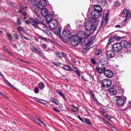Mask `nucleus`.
Wrapping results in <instances>:
<instances>
[{
  "instance_id": "9d476101",
  "label": "nucleus",
  "mask_w": 131,
  "mask_h": 131,
  "mask_svg": "<svg viewBox=\"0 0 131 131\" xmlns=\"http://www.w3.org/2000/svg\"><path fill=\"white\" fill-rule=\"evenodd\" d=\"M53 22L54 25H53L51 22L48 23L50 28L51 30H55L57 28L58 26L57 21L56 20H54Z\"/></svg>"
},
{
  "instance_id": "b1692460",
  "label": "nucleus",
  "mask_w": 131,
  "mask_h": 131,
  "mask_svg": "<svg viewBox=\"0 0 131 131\" xmlns=\"http://www.w3.org/2000/svg\"><path fill=\"white\" fill-rule=\"evenodd\" d=\"M63 68L64 70L67 71H71V67L67 65L64 66Z\"/></svg>"
},
{
  "instance_id": "a18cd8bd",
  "label": "nucleus",
  "mask_w": 131,
  "mask_h": 131,
  "mask_svg": "<svg viewBox=\"0 0 131 131\" xmlns=\"http://www.w3.org/2000/svg\"><path fill=\"white\" fill-rule=\"evenodd\" d=\"M128 11V10H124L122 14H126L127 12Z\"/></svg>"
},
{
  "instance_id": "0eeeda50",
  "label": "nucleus",
  "mask_w": 131,
  "mask_h": 131,
  "mask_svg": "<svg viewBox=\"0 0 131 131\" xmlns=\"http://www.w3.org/2000/svg\"><path fill=\"white\" fill-rule=\"evenodd\" d=\"M91 15L92 19L94 20H95L101 15V13L100 12L93 10L91 12Z\"/></svg>"
},
{
  "instance_id": "864d4df0",
  "label": "nucleus",
  "mask_w": 131,
  "mask_h": 131,
  "mask_svg": "<svg viewBox=\"0 0 131 131\" xmlns=\"http://www.w3.org/2000/svg\"><path fill=\"white\" fill-rule=\"evenodd\" d=\"M111 129L112 130H113V131H117V130L114 127H111Z\"/></svg>"
},
{
  "instance_id": "7ed1b4c3",
  "label": "nucleus",
  "mask_w": 131,
  "mask_h": 131,
  "mask_svg": "<svg viewBox=\"0 0 131 131\" xmlns=\"http://www.w3.org/2000/svg\"><path fill=\"white\" fill-rule=\"evenodd\" d=\"M41 11L38 13L36 11H35V15L37 16L38 20L41 19V16H40L39 14H41L42 16L45 17L47 15L48 13V10L47 9L44 8L41 9Z\"/></svg>"
},
{
  "instance_id": "338daca9",
  "label": "nucleus",
  "mask_w": 131,
  "mask_h": 131,
  "mask_svg": "<svg viewBox=\"0 0 131 131\" xmlns=\"http://www.w3.org/2000/svg\"><path fill=\"white\" fill-rule=\"evenodd\" d=\"M35 40L36 41H37V42H38V39L36 37H35Z\"/></svg>"
},
{
  "instance_id": "e433bc0d",
  "label": "nucleus",
  "mask_w": 131,
  "mask_h": 131,
  "mask_svg": "<svg viewBox=\"0 0 131 131\" xmlns=\"http://www.w3.org/2000/svg\"><path fill=\"white\" fill-rule=\"evenodd\" d=\"M17 23L18 25H20L21 24V19L20 18H18L17 19Z\"/></svg>"
},
{
  "instance_id": "6e6552de",
  "label": "nucleus",
  "mask_w": 131,
  "mask_h": 131,
  "mask_svg": "<svg viewBox=\"0 0 131 131\" xmlns=\"http://www.w3.org/2000/svg\"><path fill=\"white\" fill-rule=\"evenodd\" d=\"M113 50L116 52L120 51L122 49L121 44L119 43L114 44L112 46Z\"/></svg>"
},
{
  "instance_id": "3c124183",
  "label": "nucleus",
  "mask_w": 131,
  "mask_h": 131,
  "mask_svg": "<svg viewBox=\"0 0 131 131\" xmlns=\"http://www.w3.org/2000/svg\"><path fill=\"white\" fill-rule=\"evenodd\" d=\"M51 101L52 102H53V103H55L56 104H57L56 103V100H55L54 99H51Z\"/></svg>"
},
{
  "instance_id": "4c0bfd02",
  "label": "nucleus",
  "mask_w": 131,
  "mask_h": 131,
  "mask_svg": "<svg viewBox=\"0 0 131 131\" xmlns=\"http://www.w3.org/2000/svg\"><path fill=\"white\" fill-rule=\"evenodd\" d=\"M20 34L21 36L24 39L27 40H29V39L28 38L25 37L22 33L20 32Z\"/></svg>"
},
{
  "instance_id": "4468645a",
  "label": "nucleus",
  "mask_w": 131,
  "mask_h": 131,
  "mask_svg": "<svg viewBox=\"0 0 131 131\" xmlns=\"http://www.w3.org/2000/svg\"><path fill=\"white\" fill-rule=\"evenodd\" d=\"M81 33V37L82 38H86V37H88L90 36L91 34V32L90 31H86V32H83L81 31L80 32Z\"/></svg>"
},
{
  "instance_id": "6e6d98bb",
  "label": "nucleus",
  "mask_w": 131,
  "mask_h": 131,
  "mask_svg": "<svg viewBox=\"0 0 131 131\" xmlns=\"http://www.w3.org/2000/svg\"><path fill=\"white\" fill-rule=\"evenodd\" d=\"M78 117L79 118V119L80 121H81L83 122L84 123L82 119L80 117V116H78Z\"/></svg>"
},
{
  "instance_id": "20e7f679",
  "label": "nucleus",
  "mask_w": 131,
  "mask_h": 131,
  "mask_svg": "<svg viewBox=\"0 0 131 131\" xmlns=\"http://www.w3.org/2000/svg\"><path fill=\"white\" fill-rule=\"evenodd\" d=\"M79 38L77 35H74L72 36L71 39V43L72 45L75 46L79 43Z\"/></svg>"
},
{
  "instance_id": "f03ea898",
  "label": "nucleus",
  "mask_w": 131,
  "mask_h": 131,
  "mask_svg": "<svg viewBox=\"0 0 131 131\" xmlns=\"http://www.w3.org/2000/svg\"><path fill=\"white\" fill-rule=\"evenodd\" d=\"M121 44L122 47L125 49V50L128 52H130L131 51V43L128 42L127 41L123 40L121 41Z\"/></svg>"
},
{
  "instance_id": "6ab92c4d",
  "label": "nucleus",
  "mask_w": 131,
  "mask_h": 131,
  "mask_svg": "<svg viewBox=\"0 0 131 131\" xmlns=\"http://www.w3.org/2000/svg\"><path fill=\"white\" fill-rule=\"evenodd\" d=\"M110 94L112 95H115L116 94V91L115 88H111L108 90Z\"/></svg>"
},
{
  "instance_id": "f257e3e1",
  "label": "nucleus",
  "mask_w": 131,
  "mask_h": 131,
  "mask_svg": "<svg viewBox=\"0 0 131 131\" xmlns=\"http://www.w3.org/2000/svg\"><path fill=\"white\" fill-rule=\"evenodd\" d=\"M47 0H41L37 3H32L30 7L32 8L37 7L38 8L42 9L45 8L47 5Z\"/></svg>"
},
{
  "instance_id": "f3484780",
  "label": "nucleus",
  "mask_w": 131,
  "mask_h": 131,
  "mask_svg": "<svg viewBox=\"0 0 131 131\" xmlns=\"http://www.w3.org/2000/svg\"><path fill=\"white\" fill-rule=\"evenodd\" d=\"M45 17H46V20L47 24L51 21L53 18L52 15L50 14H48Z\"/></svg>"
},
{
  "instance_id": "dca6fc26",
  "label": "nucleus",
  "mask_w": 131,
  "mask_h": 131,
  "mask_svg": "<svg viewBox=\"0 0 131 131\" xmlns=\"http://www.w3.org/2000/svg\"><path fill=\"white\" fill-rule=\"evenodd\" d=\"M116 102L118 105H122L124 103V100L121 97H118L116 99Z\"/></svg>"
},
{
  "instance_id": "c03bdc74",
  "label": "nucleus",
  "mask_w": 131,
  "mask_h": 131,
  "mask_svg": "<svg viewBox=\"0 0 131 131\" xmlns=\"http://www.w3.org/2000/svg\"><path fill=\"white\" fill-rule=\"evenodd\" d=\"M118 5V2L117 1H115L114 4V6L115 7H116Z\"/></svg>"
},
{
  "instance_id": "2f4dec72",
  "label": "nucleus",
  "mask_w": 131,
  "mask_h": 131,
  "mask_svg": "<svg viewBox=\"0 0 131 131\" xmlns=\"http://www.w3.org/2000/svg\"><path fill=\"white\" fill-rule=\"evenodd\" d=\"M114 40V38H112L109 39L108 42L107 43V44L109 45L111 43L113 42Z\"/></svg>"
},
{
  "instance_id": "1a4fd4ad",
  "label": "nucleus",
  "mask_w": 131,
  "mask_h": 131,
  "mask_svg": "<svg viewBox=\"0 0 131 131\" xmlns=\"http://www.w3.org/2000/svg\"><path fill=\"white\" fill-rule=\"evenodd\" d=\"M103 87H108L110 86L112 84L111 81L108 79H105L102 81Z\"/></svg>"
},
{
  "instance_id": "72a5a7b5",
  "label": "nucleus",
  "mask_w": 131,
  "mask_h": 131,
  "mask_svg": "<svg viewBox=\"0 0 131 131\" xmlns=\"http://www.w3.org/2000/svg\"><path fill=\"white\" fill-rule=\"evenodd\" d=\"M33 19L32 18H30L29 19H28L27 20H26L25 21V23L26 24H29L30 23H31V20L32 19Z\"/></svg>"
},
{
  "instance_id": "e2e57ef3",
  "label": "nucleus",
  "mask_w": 131,
  "mask_h": 131,
  "mask_svg": "<svg viewBox=\"0 0 131 131\" xmlns=\"http://www.w3.org/2000/svg\"><path fill=\"white\" fill-rule=\"evenodd\" d=\"M41 39L42 40L44 39V40H46V39L45 38H44L42 37H41Z\"/></svg>"
},
{
  "instance_id": "cd10ccee",
  "label": "nucleus",
  "mask_w": 131,
  "mask_h": 131,
  "mask_svg": "<svg viewBox=\"0 0 131 131\" xmlns=\"http://www.w3.org/2000/svg\"><path fill=\"white\" fill-rule=\"evenodd\" d=\"M39 88L41 89H43L44 88V85L43 83L42 82L39 83L38 84Z\"/></svg>"
},
{
  "instance_id": "412c9836",
  "label": "nucleus",
  "mask_w": 131,
  "mask_h": 131,
  "mask_svg": "<svg viewBox=\"0 0 131 131\" xmlns=\"http://www.w3.org/2000/svg\"><path fill=\"white\" fill-rule=\"evenodd\" d=\"M31 21V24L35 28H37L38 27V24L39 22H37L33 19H32Z\"/></svg>"
},
{
  "instance_id": "58836bf2",
  "label": "nucleus",
  "mask_w": 131,
  "mask_h": 131,
  "mask_svg": "<svg viewBox=\"0 0 131 131\" xmlns=\"http://www.w3.org/2000/svg\"><path fill=\"white\" fill-rule=\"evenodd\" d=\"M85 121L86 123L88 124L89 125H90L91 124L89 119H88L85 118Z\"/></svg>"
},
{
  "instance_id": "a19ab883",
  "label": "nucleus",
  "mask_w": 131,
  "mask_h": 131,
  "mask_svg": "<svg viewBox=\"0 0 131 131\" xmlns=\"http://www.w3.org/2000/svg\"><path fill=\"white\" fill-rule=\"evenodd\" d=\"M113 38L114 39H115L117 40H119L121 39V38L117 36H115Z\"/></svg>"
},
{
  "instance_id": "bb28decb",
  "label": "nucleus",
  "mask_w": 131,
  "mask_h": 131,
  "mask_svg": "<svg viewBox=\"0 0 131 131\" xmlns=\"http://www.w3.org/2000/svg\"><path fill=\"white\" fill-rule=\"evenodd\" d=\"M35 118L39 122H40L43 125L46 126L45 124L42 121H41L38 117L36 116Z\"/></svg>"
},
{
  "instance_id": "f704fd0d",
  "label": "nucleus",
  "mask_w": 131,
  "mask_h": 131,
  "mask_svg": "<svg viewBox=\"0 0 131 131\" xmlns=\"http://www.w3.org/2000/svg\"><path fill=\"white\" fill-rule=\"evenodd\" d=\"M6 82L13 89H15V87L13 86L12 85L10 84L7 80H5Z\"/></svg>"
},
{
  "instance_id": "603ef678",
  "label": "nucleus",
  "mask_w": 131,
  "mask_h": 131,
  "mask_svg": "<svg viewBox=\"0 0 131 131\" xmlns=\"http://www.w3.org/2000/svg\"><path fill=\"white\" fill-rule=\"evenodd\" d=\"M97 25L96 24H95V25H94V26L93 27V31H94L96 29V26Z\"/></svg>"
},
{
  "instance_id": "a211bd4d",
  "label": "nucleus",
  "mask_w": 131,
  "mask_h": 131,
  "mask_svg": "<svg viewBox=\"0 0 131 131\" xmlns=\"http://www.w3.org/2000/svg\"><path fill=\"white\" fill-rule=\"evenodd\" d=\"M105 69V68L104 67H102L99 68H96V71H98L99 74H101L103 72H104Z\"/></svg>"
},
{
  "instance_id": "5fc2aeb1",
  "label": "nucleus",
  "mask_w": 131,
  "mask_h": 131,
  "mask_svg": "<svg viewBox=\"0 0 131 131\" xmlns=\"http://www.w3.org/2000/svg\"><path fill=\"white\" fill-rule=\"evenodd\" d=\"M71 106V107H73L74 108H75V109H76V110H77V111H79V109H78L77 107H76L74 106H73V105H70Z\"/></svg>"
},
{
  "instance_id": "ddd939ff",
  "label": "nucleus",
  "mask_w": 131,
  "mask_h": 131,
  "mask_svg": "<svg viewBox=\"0 0 131 131\" xmlns=\"http://www.w3.org/2000/svg\"><path fill=\"white\" fill-rule=\"evenodd\" d=\"M107 14L106 15L103 16L101 22V25L102 26L104 27L105 26V25L107 24L108 20V17Z\"/></svg>"
},
{
  "instance_id": "f8f14e48",
  "label": "nucleus",
  "mask_w": 131,
  "mask_h": 131,
  "mask_svg": "<svg viewBox=\"0 0 131 131\" xmlns=\"http://www.w3.org/2000/svg\"><path fill=\"white\" fill-rule=\"evenodd\" d=\"M106 54L107 58H111L114 56L115 53L113 50H107L106 51Z\"/></svg>"
},
{
  "instance_id": "680f3d73",
  "label": "nucleus",
  "mask_w": 131,
  "mask_h": 131,
  "mask_svg": "<svg viewBox=\"0 0 131 131\" xmlns=\"http://www.w3.org/2000/svg\"><path fill=\"white\" fill-rule=\"evenodd\" d=\"M12 46H13V47H14V48H16V45L15 44H12Z\"/></svg>"
},
{
  "instance_id": "052dcab7",
  "label": "nucleus",
  "mask_w": 131,
  "mask_h": 131,
  "mask_svg": "<svg viewBox=\"0 0 131 131\" xmlns=\"http://www.w3.org/2000/svg\"><path fill=\"white\" fill-rule=\"evenodd\" d=\"M121 27L119 25H116L115 26V27L116 28H120Z\"/></svg>"
},
{
  "instance_id": "0e129e2a",
  "label": "nucleus",
  "mask_w": 131,
  "mask_h": 131,
  "mask_svg": "<svg viewBox=\"0 0 131 131\" xmlns=\"http://www.w3.org/2000/svg\"><path fill=\"white\" fill-rule=\"evenodd\" d=\"M2 95H3L4 97L5 98H7L8 97L6 95H5L4 94H2Z\"/></svg>"
},
{
  "instance_id": "ea45409f",
  "label": "nucleus",
  "mask_w": 131,
  "mask_h": 131,
  "mask_svg": "<svg viewBox=\"0 0 131 131\" xmlns=\"http://www.w3.org/2000/svg\"><path fill=\"white\" fill-rule=\"evenodd\" d=\"M7 36H8V39L11 41L13 39V37L10 34H7Z\"/></svg>"
},
{
  "instance_id": "8fccbe9b",
  "label": "nucleus",
  "mask_w": 131,
  "mask_h": 131,
  "mask_svg": "<svg viewBox=\"0 0 131 131\" xmlns=\"http://www.w3.org/2000/svg\"><path fill=\"white\" fill-rule=\"evenodd\" d=\"M14 37L15 39H17L18 36L16 34L14 35Z\"/></svg>"
},
{
  "instance_id": "aec40b11",
  "label": "nucleus",
  "mask_w": 131,
  "mask_h": 131,
  "mask_svg": "<svg viewBox=\"0 0 131 131\" xmlns=\"http://www.w3.org/2000/svg\"><path fill=\"white\" fill-rule=\"evenodd\" d=\"M70 32L68 29H66L63 30L62 33V35L64 36H67L70 34Z\"/></svg>"
},
{
  "instance_id": "4be33fe9",
  "label": "nucleus",
  "mask_w": 131,
  "mask_h": 131,
  "mask_svg": "<svg viewBox=\"0 0 131 131\" xmlns=\"http://www.w3.org/2000/svg\"><path fill=\"white\" fill-rule=\"evenodd\" d=\"M94 11L100 12L101 13V8L100 6L99 5H95L94 6Z\"/></svg>"
},
{
  "instance_id": "bf43d9fd",
  "label": "nucleus",
  "mask_w": 131,
  "mask_h": 131,
  "mask_svg": "<svg viewBox=\"0 0 131 131\" xmlns=\"http://www.w3.org/2000/svg\"><path fill=\"white\" fill-rule=\"evenodd\" d=\"M54 20H56V19H52V20L51 21L49 22V23L50 22H51L52 23V24H53V25H54V23H53V21Z\"/></svg>"
},
{
  "instance_id": "13d9d810",
  "label": "nucleus",
  "mask_w": 131,
  "mask_h": 131,
  "mask_svg": "<svg viewBox=\"0 0 131 131\" xmlns=\"http://www.w3.org/2000/svg\"><path fill=\"white\" fill-rule=\"evenodd\" d=\"M101 118V119H102V120H103V121L104 122H105H105H106V121H107V120H105V119H104L103 118H102V117H101V118Z\"/></svg>"
},
{
  "instance_id": "c756f323",
  "label": "nucleus",
  "mask_w": 131,
  "mask_h": 131,
  "mask_svg": "<svg viewBox=\"0 0 131 131\" xmlns=\"http://www.w3.org/2000/svg\"><path fill=\"white\" fill-rule=\"evenodd\" d=\"M56 54L58 56V57H59V58H60L61 57L63 56V54L61 53L58 52H56Z\"/></svg>"
},
{
  "instance_id": "c9c22d12",
  "label": "nucleus",
  "mask_w": 131,
  "mask_h": 131,
  "mask_svg": "<svg viewBox=\"0 0 131 131\" xmlns=\"http://www.w3.org/2000/svg\"><path fill=\"white\" fill-rule=\"evenodd\" d=\"M43 31H44V32H45L46 33H48V34H50L51 35H52L51 32L50 31H49V30L47 29V28H46V29L45 30Z\"/></svg>"
},
{
  "instance_id": "5701e85b",
  "label": "nucleus",
  "mask_w": 131,
  "mask_h": 131,
  "mask_svg": "<svg viewBox=\"0 0 131 131\" xmlns=\"http://www.w3.org/2000/svg\"><path fill=\"white\" fill-rule=\"evenodd\" d=\"M130 18H131V11L128 10L126 15L125 21L127 20L128 19Z\"/></svg>"
},
{
  "instance_id": "69168bd1",
  "label": "nucleus",
  "mask_w": 131,
  "mask_h": 131,
  "mask_svg": "<svg viewBox=\"0 0 131 131\" xmlns=\"http://www.w3.org/2000/svg\"><path fill=\"white\" fill-rule=\"evenodd\" d=\"M23 62L25 63H27V64H28L29 63V62L26 61H23Z\"/></svg>"
},
{
  "instance_id": "de8ad7c7",
  "label": "nucleus",
  "mask_w": 131,
  "mask_h": 131,
  "mask_svg": "<svg viewBox=\"0 0 131 131\" xmlns=\"http://www.w3.org/2000/svg\"><path fill=\"white\" fill-rule=\"evenodd\" d=\"M72 67H71V69H72L71 70H74V71L76 70L77 69L73 65H72Z\"/></svg>"
},
{
  "instance_id": "37998d69",
  "label": "nucleus",
  "mask_w": 131,
  "mask_h": 131,
  "mask_svg": "<svg viewBox=\"0 0 131 131\" xmlns=\"http://www.w3.org/2000/svg\"><path fill=\"white\" fill-rule=\"evenodd\" d=\"M91 61V62L94 64H96V62L94 59H92Z\"/></svg>"
},
{
  "instance_id": "4d7b16f0",
  "label": "nucleus",
  "mask_w": 131,
  "mask_h": 131,
  "mask_svg": "<svg viewBox=\"0 0 131 131\" xmlns=\"http://www.w3.org/2000/svg\"><path fill=\"white\" fill-rule=\"evenodd\" d=\"M71 111H72V112L74 113H76V111L73 109H71Z\"/></svg>"
},
{
  "instance_id": "c85d7f7f",
  "label": "nucleus",
  "mask_w": 131,
  "mask_h": 131,
  "mask_svg": "<svg viewBox=\"0 0 131 131\" xmlns=\"http://www.w3.org/2000/svg\"><path fill=\"white\" fill-rule=\"evenodd\" d=\"M31 50L32 51L35 52H36L37 51H38L39 53H41L42 52L41 51L38 50L37 49L35 48V47L31 48Z\"/></svg>"
},
{
  "instance_id": "393cba45",
  "label": "nucleus",
  "mask_w": 131,
  "mask_h": 131,
  "mask_svg": "<svg viewBox=\"0 0 131 131\" xmlns=\"http://www.w3.org/2000/svg\"><path fill=\"white\" fill-rule=\"evenodd\" d=\"M57 92L59 95L62 96L64 99V97H65V95L61 91L59 90H57Z\"/></svg>"
},
{
  "instance_id": "49530a36",
  "label": "nucleus",
  "mask_w": 131,
  "mask_h": 131,
  "mask_svg": "<svg viewBox=\"0 0 131 131\" xmlns=\"http://www.w3.org/2000/svg\"><path fill=\"white\" fill-rule=\"evenodd\" d=\"M39 90L38 88H36L35 89V92L36 93H38Z\"/></svg>"
},
{
  "instance_id": "473e14b6",
  "label": "nucleus",
  "mask_w": 131,
  "mask_h": 131,
  "mask_svg": "<svg viewBox=\"0 0 131 131\" xmlns=\"http://www.w3.org/2000/svg\"><path fill=\"white\" fill-rule=\"evenodd\" d=\"M17 30L19 31H23V28L20 26H18L17 27Z\"/></svg>"
},
{
  "instance_id": "774afa93",
  "label": "nucleus",
  "mask_w": 131,
  "mask_h": 131,
  "mask_svg": "<svg viewBox=\"0 0 131 131\" xmlns=\"http://www.w3.org/2000/svg\"><path fill=\"white\" fill-rule=\"evenodd\" d=\"M33 120L34 121H35V122H37V123H38V124L40 126H41V124L40 123H38V122H37L36 121L35 119H33Z\"/></svg>"
},
{
  "instance_id": "09e8293b",
  "label": "nucleus",
  "mask_w": 131,
  "mask_h": 131,
  "mask_svg": "<svg viewBox=\"0 0 131 131\" xmlns=\"http://www.w3.org/2000/svg\"><path fill=\"white\" fill-rule=\"evenodd\" d=\"M53 109L54 110L56 111V112H60V111L58 110L57 109H56L55 108V107H54L53 108Z\"/></svg>"
},
{
  "instance_id": "39448f33",
  "label": "nucleus",
  "mask_w": 131,
  "mask_h": 131,
  "mask_svg": "<svg viewBox=\"0 0 131 131\" xmlns=\"http://www.w3.org/2000/svg\"><path fill=\"white\" fill-rule=\"evenodd\" d=\"M19 7L20 8L19 10V12H21L22 13V16L24 19H25L27 16H28V14L26 12V9L27 8V7H24L22 4L19 3Z\"/></svg>"
},
{
  "instance_id": "79ce46f5",
  "label": "nucleus",
  "mask_w": 131,
  "mask_h": 131,
  "mask_svg": "<svg viewBox=\"0 0 131 131\" xmlns=\"http://www.w3.org/2000/svg\"><path fill=\"white\" fill-rule=\"evenodd\" d=\"M41 46L42 47V48L44 49H46L47 47V45L46 44L44 43L42 44Z\"/></svg>"
},
{
  "instance_id": "7c9ffc66",
  "label": "nucleus",
  "mask_w": 131,
  "mask_h": 131,
  "mask_svg": "<svg viewBox=\"0 0 131 131\" xmlns=\"http://www.w3.org/2000/svg\"><path fill=\"white\" fill-rule=\"evenodd\" d=\"M101 52L102 51L101 50L98 49L96 50L95 53L96 55H99L101 54Z\"/></svg>"
},
{
  "instance_id": "423d86ee",
  "label": "nucleus",
  "mask_w": 131,
  "mask_h": 131,
  "mask_svg": "<svg viewBox=\"0 0 131 131\" xmlns=\"http://www.w3.org/2000/svg\"><path fill=\"white\" fill-rule=\"evenodd\" d=\"M85 27L87 30L90 31L92 29L93 27V21L89 20L85 23Z\"/></svg>"
},
{
  "instance_id": "9b49d317",
  "label": "nucleus",
  "mask_w": 131,
  "mask_h": 131,
  "mask_svg": "<svg viewBox=\"0 0 131 131\" xmlns=\"http://www.w3.org/2000/svg\"><path fill=\"white\" fill-rule=\"evenodd\" d=\"M47 27L45 24L41 21H39L37 28L44 31L46 29Z\"/></svg>"
},
{
  "instance_id": "a878e982",
  "label": "nucleus",
  "mask_w": 131,
  "mask_h": 131,
  "mask_svg": "<svg viewBox=\"0 0 131 131\" xmlns=\"http://www.w3.org/2000/svg\"><path fill=\"white\" fill-rule=\"evenodd\" d=\"M61 30V29L60 27L58 28L56 30V31L55 32V34L58 35H60Z\"/></svg>"
},
{
  "instance_id": "2eb2a0df",
  "label": "nucleus",
  "mask_w": 131,
  "mask_h": 131,
  "mask_svg": "<svg viewBox=\"0 0 131 131\" xmlns=\"http://www.w3.org/2000/svg\"><path fill=\"white\" fill-rule=\"evenodd\" d=\"M104 74L106 77L109 78H111L113 75V72L111 70H105Z\"/></svg>"
}]
</instances>
